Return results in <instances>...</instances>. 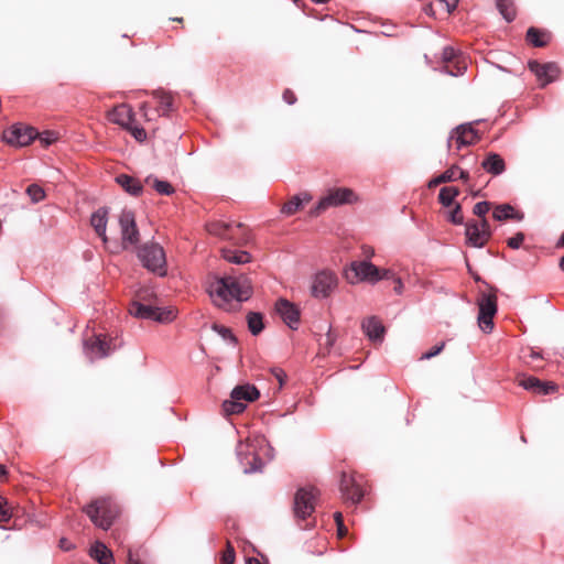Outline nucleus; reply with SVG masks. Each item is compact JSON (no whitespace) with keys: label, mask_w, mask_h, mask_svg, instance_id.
Segmentation results:
<instances>
[{"label":"nucleus","mask_w":564,"mask_h":564,"mask_svg":"<svg viewBox=\"0 0 564 564\" xmlns=\"http://www.w3.org/2000/svg\"><path fill=\"white\" fill-rule=\"evenodd\" d=\"M152 96L159 102L158 109H155V111L153 113H151L148 110L147 102H143L140 107L147 122H151L154 119L153 115H155V113L158 116H167L171 111H173L174 99L170 93L164 91V90H154L152 93Z\"/></svg>","instance_id":"dca6fc26"},{"label":"nucleus","mask_w":564,"mask_h":564,"mask_svg":"<svg viewBox=\"0 0 564 564\" xmlns=\"http://www.w3.org/2000/svg\"><path fill=\"white\" fill-rule=\"evenodd\" d=\"M529 69L536 76L542 87L554 82L560 75V67L553 62L541 64L531 61L529 62Z\"/></svg>","instance_id":"aec40b11"},{"label":"nucleus","mask_w":564,"mask_h":564,"mask_svg":"<svg viewBox=\"0 0 564 564\" xmlns=\"http://www.w3.org/2000/svg\"><path fill=\"white\" fill-rule=\"evenodd\" d=\"M318 490L315 487H303L297 489L293 501V514L302 529H310L315 525L313 513L315 512Z\"/></svg>","instance_id":"f03ea898"},{"label":"nucleus","mask_w":564,"mask_h":564,"mask_svg":"<svg viewBox=\"0 0 564 564\" xmlns=\"http://www.w3.org/2000/svg\"><path fill=\"white\" fill-rule=\"evenodd\" d=\"M337 532L340 538L347 533V528L344 525V523L340 527H337Z\"/></svg>","instance_id":"e2e57ef3"},{"label":"nucleus","mask_w":564,"mask_h":564,"mask_svg":"<svg viewBox=\"0 0 564 564\" xmlns=\"http://www.w3.org/2000/svg\"><path fill=\"white\" fill-rule=\"evenodd\" d=\"M340 492L344 500L346 502H350L351 505H357L360 502L365 495L364 489L356 477L346 473L341 474Z\"/></svg>","instance_id":"f3484780"},{"label":"nucleus","mask_w":564,"mask_h":564,"mask_svg":"<svg viewBox=\"0 0 564 564\" xmlns=\"http://www.w3.org/2000/svg\"><path fill=\"white\" fill-rule=\"evenodd\" d=\"M357 200L355 192L348 187L329 188L318 204L310 210V216L317 217L329 207L351 204Z\"/></svg>","instance_id":"6e6552de"},{"label":"nucleus","mask_w":564,"mask_h":564,"mask_svg":"<svg viewBox=\"0 0 564 564\" xmlns=\"http://www.w3.org/2000/svg\"><path fill=\"white\" fill-rule=\"evenodd\" d=\"M442 61L446 73L452 76L463 75L467 68L466 57L451 46L444 47L442 52Z\"/></svg>","instance_id":"2eb2a0df"},{"label":"nucleus","mask_w":564,"mask_h":564,"mask_svg":"<svg viewBox=\"0 0 564 564\" xmlns=\"http://www.w3.org/2000/svg\"><path fill=\"white\" fill-rule=\"evenodd\" d=\"M458 177L463 180L464 182H467L469 180V174L466 171H463L458 167L457 171Z\"/></svg>","instance_id":"bf43d9fd"},{"label":"nucleus","mask_w":564,"mask_h":564,"mask_svg":"<svg viewBox=\"0 0 564 564\" xmlns=\"http://www.w3.org/2000/svg\"><path fill=\"white\" fill-rule=\"evenodd\" d=\"M206 229L210 235L217 236L221 239L229 240L235 245H243L248 242L246 235L236 236V230H242L243 224L241 223H225L220 220L212 221L206 225Z\"/></svg>","instance_id":"9d476101"},{"label":"nucleus","mask_w":564,"mask_h":564,"mask_svg":"<svg viewBox=\"0 0 564 564\" xmlns=\"http://www.w3.org/2000/svg\"><path fill=\"white\" fill-rule=\"evenodd\" d=\"M497 8L501 15L511 22L516 19L517 10L513 0H496Z\"/></svg>","instance_id":"72a5a7b5"},{"label":"nucleus","mask_w":564,"mask_h":564,"mask_svg":"<svg viewBox=\"0 0 564 564\" xmlns=\"http://www.w3.org/2000/svg\"><path fill=\"white\" fill-rule=\"evenodd\" d=\"M248 328L252 335H259L263 328V316L257 312H249L247 315Z\"/></svg>","instance_id":"c9c22d12"},{"label":"nucleus","mask_w":564,"mask_h":564,"mask_svg":"<svg viewBox=\"0 0 564 564\" xmlns=\"http://www.w3.org/2000/svg\"><path fill=\"white\" fill-rule=\"evenodd\" d=\"M26 194L33 203H39L45 197L44 189L37 184H31L26 188Z\"/></svg>","instance_id":"58836bf2"},{"label":"nucleus","mask_w":564,"mask_h":564,"mask_svg":"<svg viewBox=\"0 0 564 564\" xmlns=\"http://www.w3.org/2000/svg\"><path fill=\"white\" fill-rule=\"evenodd\" d=\"M557 391V386L552 381H540L535 394L546 395Z\"/></svg>","instance_id":"79ce46f5"},{"label":"nucleus","mask_w":564,"mask_h":564,"mask_svg":"<svg viewBox=\"0 0 564 564\" xmlns=\"http://www.w3.org/2000/svg\"><path fill=\"white\" fill-rule=\"evenodd\" d=\"M271 373L279 382V387L282 388L286 379V373L284 372V370L281 368H272Z\"/></svg>","instance_id":"8fccbe9b"},{"label":"nucleus","mask_w":564,"mask_h":564,"mask_svg":"<svg viewBox=\"0 0 564 564\" xmlns=\"http://www.w3.org/2000/svg\"><path fill=\"white\" fill-rule=\"evenodd\" d=\"M334 519H335V522H336L337 527H340L344 523V519H343L341 512H335L334 513Z\"/></svg>","instance_id":"052dcab7"},{"label":"nucleus","mask_w":564,"mask_h":564,"mask_svg":"<svg viewBox=\"0 0 564 564\" xmlns=\"http://www.w3.org/2000/svg\"><path fill=\"white\" fill-rule=\"evenodd\" d=\"M349 283L355 284L361 281L376 283L379 281L378 268L369 261H354L345 273Z\"/></svg>","instance_id":"f8f14e48"},{"label":"nucleus","mask_w":564,"mask_h":564,"mask_svg":"<svg viewBox=\"0 0 564 564\" xmlns=\"http://www.w3.org/2000/svg\"><path fill=\"white\" fill-rule=\"evenodd\" d=\"M130 314L145 319H152L161 323L171 322L175 318L174 310H165L148 304L140 303L138 301L131 304L129 310Z\"/></svg>","instance_id":"9b49d317"},{"label":"nucleus","mask_w":564,"mask_h":564,"mask_svg":"<svg viewBox=\"0 0 564 564\" xmlns=\"http://www.w3.org/2000/svg\"><path fill=\"white\" fill-rule=\"evenodd\" d=\"M373 254H375V250L372 247H370V246L362 247V256H365L366 258H371V257H373Z\"/></svg>","instance_id":"4d7b16f0"},{"label":"nucleus","mask_w":564,"mask_h":564,"mask_svg":"<svg viewBox=\"0 0 564 564\" xmlns=\"http://www.w3.org/2000/svg\"><path fill=\"white\" fill-rule=\"evenodd\" d=\"M312 200V195L310 193H301L292 196L288 202H285L281 208V213L291 216L299 212L304 204L310 203Z\"/></svg>","instance_id":"b1692460"},{"label":"nucleus","mask_w":564,"mask_h":564,"mask_svg":"<svg viewBox=\"0 0 564 564\" xmlns=\"http://www.w3.org/2000/svg\"><path fill=\"white\" fill-rule=\"evenodd\" d=\"M127 564H143L138 554L133 553L131 550L128 552Z\"/></svg>","instance_id":"603ef678"},{"label":"nucleus","mask_w":564,"mask_h":564,"mask_svg":"<svg viewBox=\"0 0 564 564\" xmlns=\"http://www.w3.org/2000/svg\"><path fill=\"white\" fill-rule=\"evenodd\" d=\"M551 34L547 31L539 30L536 28H529L527 31V41L535 47H544L549 44Z\"/></svg>","instance_id":"cd10ccee"},{"label":"nucleus","mask_w":564,"mask_h":564,"mask_svg":"<svg viewBox=\"0 0 564 564\" xmlns=\"http://www.w3.org/2000/svg\"><path fill=\"white\" fill-rule=\"evenodd\" d=\"M108 119L126 129L130 123H133L134 112L130 106L122 104L113 107L108 112Z\"/></svg>","instance_id":"4be33fe9"},{"label":"nucleus","mask_w":564,"mask_h":564,"mask_svg":"<svg viewBox=\"0 0 564 564\" xmlns=\"http://www.w3.org/2000/svg\"><path fill=\"white\" fill-rule=\"evenodd\" d=\"M334 341H335V336L333 335V333L329 329L326 335V345L330 347V346H333Z\"/></svg>","instance_id":"680f3d73"},{"label":"nucleus","mask_w":564,"mask_h":564,"mask_svg":"<svg viewBox=\"0 0 564 564\" xmlns=\"http://www.w3.org/2000/svg\"><path fill=\"white\" fill-rule=\"evenodd\" d=\"M361 327L369 339L379 341L382 340L386 329L382 323L376 316L366 318L362 322Z\"/></svg>","instance_id":"5701e85b"},{"label":"nucleus","mask_w":564,"mask_h":564,"mask_svg":"<svg viewBox=\"0 0 564 564\" xmlns=\"http://www.w3.org/2000/svg\"><path fill=\"white\" fill-rule=\"evenodd\" d=\"M36 137L44 147H47L57 140V133L53 131H44L42 133L36 132Z\"/></svg>","instance_id":"a18cd8bd"},{"label":"nucleus","mask_w":564,"mask_h":564,"mask_svg":"<svg viewBox=\"0 0 564 564\" xmlns=\"http://www.w3.org/2000/svg\"><path fill=\"white\" fill-rule=\"evenodd\" d=\"M246 452H242L240 449L239 454L245 455L243 457V465L246 471H259L261 470L263 463L262 460L254 454L253 448L250 445L245 446Z\"/></svg>","instance_id":"7c9ffc66"},{"label":"nucleus","mask_w":564,"mask_h":564,"mask_svg":"<svg viewBox=\"0 0 564 564\" xmlns=\"http://www.w3.org/2000/svg\"><path fill=\"white\" fill-rule=\"evenodd\" d=\"M143 267L160 276L166 274V257L164 249L156 242H147L138 251Z\"/></svg>","instance_id":"0eeeda50"},{"label":"nucleus","mask_w":564,"mask_h":564,"mask_svg":"<svg viewBox=\"0 0 564 564\" xmlns=\"http://www.w3.org/2000/svg\"><path fill=\"white\" fill-rule=\"evenodd\" d=\"M492 217L498 221H505L509 219L522 220L523 215L517 213L514 208L509 204L497 205L494 209Z\"/></svg>","instance_id":"c85d7f7f"},{"label":"nucleus","mask_w":564,"mask_h":564,"mask_svg":"<svg viewBox=\"0 0 564 564\" xmlns=\"http://www.w3.org/2000/svg\"><path fill=\"white\" fill-rule=\"evenodd\" d=\"M459 195V189L453 186L443 187L438 194V200L444 207H451L455 198Z\"/></svg>","instance_id":"f704fd0d"},{"label":"nucleus","mask_w":564,"mask_h":564,"mask_svg":"<svg viewBox=\"0 0 564 564\" xmlns=\"http://www.w3.org/2000/svg\"><path fill=\"white\" fill-rule=\"evenodd\" d=\"M491 206L492 204L490 202H479L474 206L473 213L479 218V220L487 219L486 215L490 210Z\"/></svg>","instance_id":"ea45409f"},{"label":"nucleus","mask_w":564,"mask_h":564,"mask_svg":"<svg viewBox=\"0 0 564 564\" xmlns=\"http://www.w3.org/2000/svg\"><path fill=\"white\" fill-rule=\"evenodd\" d=\"M107 209L99 208L91 215L90 224L94 227L96 234L102 238L104 241L106 238V226H107Z\"/></svg>","instance_id":"c756f323"},{"label":"nucleus","mask_w":564,"mask_h":564,"mask_svg":"<svg viewBox=\"0 0 564 564\" xmlns=\"http://www.w3.org/2000/svg\"><path fill=\"white\" fill-rule=\"evenodd\" d=\"M213 329L216 330L223 338L230 339L231 341H236V337L231 333L230 328L225 327L223 325L215 324Z\"/></svg>","instance_id":"49530a36"},{"label":"nucleus","mask_w":564,"mask_h":564,"mask_svg":"<svg viewBox=\"0 0 564 564\" xmlns=\"http://www.w3.org/2000/svg\"><path fill=\"white\" fill-rule=\"evenodd\" d=\"M145 184L153 187L161 195H172L174 193V187L166 181H161L153 175H149L144 180Z\"/></svg>","instance_id":"2f4dec72"},{"label":"nucleus","mask_w":564,"mask_h":564,"mask_svg":"<svg viewBox=\"0 0 564 564\" xmlns=\"http://www.w3.org/2000/svg\"><path fill=\"white\" fill-rule=\"evenodd\" d=\"M540 379L535 377H524L519 380V386H521L523 389L531 391L535 393L536 389L539 388Z\"/></svg>","instance_id":"a19ab883"},{"label":"nucleus","mask_w":564,"mask_h":564,"mask_svg":"<svg viewBox=\"0 0 564 564\" xmlns=\"http://www.w3.org/2000/svg\"><path fill=\"white\" fill-rule=\"evenodd\" d=\"M447 220L451 221L454 225H462L464 224V215L462 210V206L458 203H455L453 205L452 210L447 214Z\"/></svg>","instance_id":"4c0bfd02"},{"label":"nucleus","mask_w":564,"mask_h":564,"mask_svg":"<svg viewBox=\"0 0 564 564\" xmlns=\"http://www.w3.org/2000/svg\"><path fill=\"white\" fill-rule=\"evenodd\" d=\"M83 511L96 527L102 530H108L119 513L118 506L107 497L95 499L84 507Z\"/></svg>","instance_id":"7ed1b4c3"},{"label":"nucleus","mask_w":564,"mask_h":564,"mask_svg":"<svg viewBox=\"0 0 564 564\" xmlns=\"http://www.w3.org/2000/svg\"><path fill=\"white\" fill-rule=\"evenodd\" d=\"M89 554L100 564H113L112 552L101 542H96L90 547Z\"/></svg>","instance_id":"bb28decb"},{"label":"nucleus","mask_w":564,"mask_h":564,"mask_svg":"<svg viewBox=\"0 0 564 564\" xmlns=\"http://www.w3.org/2000/svg\"><path fill=\"white\" fill-rule=\"evenodd\" d=\"M121 347V341L109 334H91L83 341L84 354L90 359L106 358Z\"/></svg>","instance_id":"20e7f679"},{"label":"nucleus","mask_w":564,"mask_h":564,"mask_svg":"<svg viewBox=\"0 0 564 564\" xmlns=\"http://www.w3.org/2000/svg\"><path fill=\"white\" fill-rule=\"evenodd\" d=\"M260 393L254 386H237L230 393V400H225L221 405L223 414L229 416L245 411L247 402L256 401Z\"/></svg>","instance_id":"39448f33"},{"label":"nucleus","mask_w":564,"mask_h":564,"mask_svg":"<svg viewBox=\"0 0 564 564\" xmlns=\"http://www.w3.org/2000/svg\"><path fill=\"white\" fill-rule=\"evenodd\" d=\"M337 286V276L330 271L317 273L312 283V294L315 297H327Z\"/></svg>","instance_id":"6ab92c4d"},{"label":"nucleus","mask_w":564,"mask_h":564,"mask_svg":"<svg viewBox=\"0 0 564 564\" xmlns=\"http://www.w3.org/2000/svg\"><path fill=\"white\" fill-rule=\"evenodd\" d=\"M480 140L478 131L474 129L473 123H465L456 127L449 135L447 147H455L460 150L463 147L473 145Z\"/></svg>","instance_id":"ddd939ff"},{"label":"nucleus","mask_w":564,"mask_h":564,"mask_svg":"<svg viewBox=\"0 0 564 564\" xmlns=\"http://www.w3.org/2000/svg\"><path fill=\"white\" fill-rule=\"evenodd\" d=\"M282 97L283 100L289 105H293L296 101V96L291 89H285Z\"/></svg>","instance_id":"3c124183"},{"label":"nucleus","mask_w":564,"mask_h":564,"mask_svg":"<svg viewBox=\"0 0 564 564\" xmlns=\"http://www.w3.org/2000/svg\"><path fill=\"white\" fill-rule=\"evenodd\" d=\"M207 291L215 305L228 311L231 300L237 302L248 300L252 294V286L250 279L245 274L226 275L212 281Z\"/></svg>","instance_id":"f257e3e1"},{"label":"nucleus","mask_w":564,"mask_h":564,"mask_svg":"<svg viewBox=\"0 0 564 564\" xmlns=\"http://www.w3.org/2000/svg\"><path fill=\"white\" fill-rule=\"evenodd\" d=\"M481 167L492 175H500L506 170V163L501 155L495 152L487 154L485 160L481 162Z\"/></svg>","instance_id":"393cba45"},{"label":"nucleus","mask_w":564,"mask_h":564,"mask_svg":"<svg viewBox=\"0 0 564 564\" xmlns=\"http://www.w3.org/2000/svg\"><path fill=\"white\" fill-rule=\"evenodd\" d=\"M444 4L446 6V9L448 12H452L456 9L459 0H442Z\"/></svg>","instance_id":"5fc2aeb1"},{"label":"nucleus","mask_w":564,"mask_h":564,"mask_svg":"<svg viewBox=\"0 0 564 564\" xmlns=\"http://www.w3.org/2000/svg\"><path fill=\"white\" fill-rule=\"evenodd\" d=\"M119 226L121 229L122 246L127 249L129 246H135L139 242V230L135 224L134 214L131 210H122L119 216Z\"/></svg>","instance_id":"4468645a"},{"label":"nucleus","mask_w":564,"mask_h":564,"mask_svg":"<svg viewBox=\"0 0 564 564\" xmlns=\"http://www.w3.org/2000/svg\"><path fill=\"white\" fill-rule=\"evenodd\" d=\"M4 327V316L2 312H0V330Z\"/></svg>","instance_id":"774afa93"},{"label":"nucleus","mask_w":564,"mask_h":564,"mask_svg":"<svg viewBox=\"0 0 564 564\" xmlns=\"http://www.w3.org/2000/svg\"><path fill=\"white\" fill-rule=\"evenodd\" d=\"M378 276H379V281L380 280H383V279H395L393 273L390 271V270H380L378 268Z\"/></svg>","instance_id":"864d4df0"},{"label":"nucleus","mask_w":564,"mask_h":564,"mask_svg":"<svg viewBox=\"0 0 564 564\" xmlns=\"http://www.w3.org/2000/svg\"><path fill=\"white\" fill-rule=\"evenodd\" d=\"M445 347V343L442 341L441 344L434 346L431 350L424 352L422 356H421V359L424 360V359H431L435 356H437Z\"/></svg>","instance_id":"09e8293b"},{"label":"nucleus","mask_w":564,"mask_h":564,"mask_svg":"<svg viewBox=\"0 0 564 564\" xmlns=\"http://www.w3.org/2000/svg\"><path fill=\"white\" fill-rule=\"evenodd\" d=\"M394 283H395V285H394V291H395L398 294H400V293L402 292V288H403V284H402V282H401V279H400V278H395V279H394Z\"/></svg>","instance_id":"13d9d810"},{"label":"nucleus","mask_w":564,"mask_h":564,"mask_svg":"<svg viewBox=\"0 0 564 564\" xmlns=\"http://www.w3.org/2000/svg\"><path fill=\"white\" fill-rule=\"evenodd\" d=\"M221 252L224 259L232 263L243 264L251 260V257L247 251L223 249Z\"/></svg>","instance_id":"473e14b6"},{"label":"nucleus","mask_w":564,"mask_h":564,"mask_svg":"<svg viewBox=\"0 0 564 564\" xmlns=\"http://www.w3.org/2000/svg\"><path fill=\"white\" fill-rule=\"evenodd\" d=\"M276 312L283 322L291 328L295 329L300 322L299 310L288 300L281 299L275 305Z\"/></svg>","instance_id":"412c9836"},{"label":"nucleus","mask_w":564,"mask_h":564,"mask_svg":"<svg viewBox=\"0 0 564 564\" xmlns=\"http://www.w3.org/2000/svg\"><path fill=\"white\" fill-rule=\"evenodd\" d=\"M524 235L522 232H518L507 240V245L511 249H518L522 245Z\"/></svg>","instance_id":"de8ad7c7"},{"label":"nucleus","mask_w":564,"mask_h":564,"mask_svg":"<svg viewBox=\"0 0 564 564\" xmlns=\"http://www.w3.org/2000/svg\"><path fill=\"white\" fill-rule=\"evenodd\" d=\"M236 236H242V235H246L247 238L249 239V232L247 230V228L243 226V229L242 230H236Z\"/></svg>","instance_id":"0e129e2a"},{"label":"nucleus","mask_w":564,"mask_h":564,"mask_svg":"<svg viewBox=\"0 0 564 564\" xmlns=\"http://www.w3.org/2000/svg\"><path fill=\"white\" fill-rule=\"evenodd\" d=\"M246 564H262V563L260 562V560H258L256 557H250L247 560Z\"/></svg>","instance_id":"69168bd1"},{"label":"nucleus","mask_w":564,"mask_h":564,"mask_svg":"<svg viewBox=\"0 0 564 564\" xmlns=\"http://www.w3.org/2000/svg\"><path fill=\"white\" fill-rule=\"evenodd\" d=\"M116 182L130 195L139 196L143 192L142 183L128 174L118 175Z\"/></svg>","instance_id":"a878e982"},{"label":"nucleus","mask_w":564,"mask_h":564,"mask_svg":"<svg viewBox=\"0 0 564 564\" xmlns=\"http://www.w3.org/2000/svg\"><path fill=\"white\" fill-rule=\"evenodd\" d=\"M126 130H128L139 142H143L147 139V132L142 127L133 126V123H130Z\"/></svg>","instance_id":"37998d69"},{"label":"nucleus","mask_w":564,"mask_h":564,"mask_svg":"<svg viewBox=\"0 0 564 564\" xmlns=\"http://www.w3.org/2000/svg\"><path fill=\"white\" fill-rule=\"evenodd\" d=\"M457 171H458V166L457 165L451 166L448 170H446L441 175L432 178L429 182V187L432 188V187L437 186L440 184L455 181L457 178Z\"/></svg>","instance_id":"e433bc0d"},{"label":"nucleus","mask_w":564,"mask_h":564,"mask_svg":"<svg viewBox=\"0 0 564 564\" xmlns=\"http://www.w3.org/2000/svg\"><path fill=\"white\" fill-rule=\"evenodd\" d=\"M59 547H61L62 550H64V551H69V550H72L74 546H73V544H72L67 539L62 538V539L59 540Z\"/></svg>","instance_id":"6e6d98bb"},{"label":"nucleus","mask_w":564,"mask_h":564,"mask_svg":"<svg viewBox=\"0 0 564 564\" xmlns=\"http://www.w3.org/2000/svg\"><path fill=\"white\" fill-rule=\"evenodd\" d=\"M221 564H234L235 562V549L228 541L225 551L221 555Z\"/></svg>","instance_id":"c03bdc74"},{"label":"nucleus","mask_w":564,"mask_h":564,"mask_svg":"<svg viewBox=\"0 0 564 564\" xmlns=\"http://www.w3.org/2000/svg\"><path fill=\"white\" fill-rule=\"evenodd\" d=\"M36 138V131L32 127L15 124L3 133L7 143L15 147H26Z\"/></svg>","instance_id":"a211bd4d"},{"label":"nucleus","mask_w":564,"mask_h":564,"mask_svg":"<svg viewBox=\"0 0 564 564\" xmlns=\"http://www.w3.org/2000/svg\"><path fill=\"white\" fill-rule=\"evenodd\" d=\"M488 219L468 220L465 224L466 243L474 248H482L491 238Z\"/></svg>","instance_id":"1a4fd4ad"},{"label":"nucleus","mask_w":564,"mask_h":564,"mask_svg":"<svg viewBox=\"0 0 564 564\" xmlns=\"http://www.w3.org/2000/svg\"><path fill=\"white\" fill-rule=\"evenodd\" d=\"M7 475V470L3 465H0V480Z\"/></svg>","instance_id":"338daca9"},{"label":"nucleus","mask_w":564,"mask_h":564,"mask_svg":"<svg viewBox=\"0 0 564 564\" xmlns=\"http://www.w3.org/2000/svg\"><path fill=\"white\" fill-rule=\"evenodd\" d=\"M477 304L478 325L484 333L489 334L494 329V317L497 314V289L489 288L488 291L480 292Z\"/></svg>","instance_id":"423d86ee"}]
</instances>
